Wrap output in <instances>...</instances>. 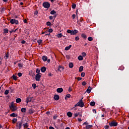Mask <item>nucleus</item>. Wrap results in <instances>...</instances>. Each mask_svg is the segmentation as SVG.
Here are the masks:
<instances>
[{"label":"nucleus","instance_id":"nucleus-1","mask_svg":"<svg viewBox=\"0 0 129 129\" xmlns=\"http://www.w3.org/2000/svg\"><path fill=\"white\" fill-rule=\"evenodd\" d=\"M9 107L10 109H11L12 111H16L17 109H18V107L17 106H15L14 104V102H12L10 103V105H9Z\"/></svg>","mask_w":129,"mask_h":129},{"label":"nucleus","instance_id":"nucleus-2","mask_svg":"<svg viewBox=\"0 0 129 129\" xmlns=\"http://www.w3.org/2000/svg\"><path fill=\"white\" fill-rule=\"evenodd\" d=\"M41 76H42V74H36L35 76V80L36 81H40Z\"/></svg>","mask_w":129,"mask_h":129},{"label":"nucleus","instance_id":"nucleus-3","mask_svg":"<svg viewBox=\"0 0 129 129\" xmlns=\"http://www.w3.org/2000/svg\"><path fill=\"white\" fill-rule=\"evenodd\" d=\"M78 105L80 107H83L84 106V103L82 100H80V101L78 102Z\"/></svg>","mask_w":129,"mask_h":129},{"label":"nucleus","instance_id":"nucleus-4","mask_svg":"<svg viewBox=\"0 0 129 129\" xmlns=\"http://www.w3.org/2000/svg\"><path fill=\"white\" fill-rule=\"evenodd\" d=\"M43 6L45 9H49V8H50V3L48 2H44L43 4Z\"/></svg>","mask_w":129,"mask_h":129},{"label":"nucleus","instance_id":"nucleus-5","mask_svg":"<svg viewBox=\"0 0 129 129\" xmlns=\"http://www.w3.org/2000/svg\"><path fill=\"white\" fill-rule=\"evenodd\" d=\"M110 126H117V122H115V121H112L110 123H109Z\"/></svg>","mask_w":129,"mask_h":129},{"label":"nucleus","instance_id":"nucleus-6","mask_svg":"<svg viewBox=\"0 0 129 129\" xmlns=\"http://www.w3.org/2000/svg\"><path fill=\"white\" fill-rule=\"evenodd\" d=\"M32 99H33V98H32L30 96L27 97V98L26 99V102L27 104L29 103V102H31V101H32Z\"/></svg>","mask_w":129,"mask_h":129},{"label":"nucleus","instance_id":"nucleus-7","mask_svg":"<svg viewBox=\"0 0 129 129\" xmlns=\"http://www.w3.org/2000/svg\"><path fill=\"white\" fill-rule=\"evenodd\" d=\"M10 23L12 24H15L16 25H18V24H19V21L16 19H11L10 20Z\"/></svg>","mask_w":129,"mask_h":129},{"label":"nucleus","instance_id":"nucleus-8","mask_svg":"<svg viewBox=\"0 0 129 129\" xmlns=\"http://www.w3.org/2000/svg\"><path fill=\"white\" fill-rule=\"evenodd\" d=\"M57 92L58 93H61V92H63V88H58L56 89Z\"/></svg>","mask_w":129,"mask_h":129},{"label":"nucleus","instance_id":"nucleus-9","mask_svg":"<svg viewBox=\"0 0 129 129\" xmlns=\"http://www.w3.org/2000/svg\"><path fill=\"white\" fill-rule=\"evenodd\" d=\"M17 127H19V129H21L22 126H23V123L19 122L18 123H17Z\"/></svg>","mask_w":129,"mask_h":129},{"label":"nucleus","instance_id":"nucleus-10","mask_svg":"<svg viewBox=\"0 0 129 129\" xmlns=\"http://www.w3.org/2000/svg\"><path fill=\"white\" fill-rule=\"evenodd\" d=\"M77 33H78V30H74L72 31V35H76V34H77Z\"/></svg>","mask_w":129,"mask_h":129},{"label":"nucleus","instance_id":"nucleus-11","mask_svg":"<svg viewBox=\"0 0 129 129\" xmlns=\"http://www.w3.org/2000/svg\"><path fill=\"white\" fill-rule=\"evenodd\" d=\"M53 98H54V100H59V95H55L54 96Z\"/></svg>","mask_w":129,"mask_h":129},{"label":"nucleus","instance_id":"nucleus-12","mask_svg":"<svg viewBox=\"0 0 129 129\" xmlns=\"http://www.w3.org/2000/svg\"><path fill=\"white\" fill-rule=\"evenodd\" d=\"M16 102L17 103H20V102H22V99L20 98H17L16 100Z\"/></svg>","mask_w":129,"mask_h":129},{"label":"nucleus","instance_id":"nucleus-13","mask_svg":"<svg viewBox=\"0 0 129 129\" xmlns=\"http://www.w3.org/2000/svg\"><path fill=\"white\" fill-rule=\"evenodd\" d=\"M10 116H11L12 117H17V116H18V114L15 113H13L10 114Z\"/></svg>","mask_w":129,"mask_h":129},{"label":"nucleus","instance_id":"nucleus-14","mask_svg":"<svg viewBox=\"0 0 129 129\" xmlns=\"http://www.w3.org/2000/svg\"><path fill=\"white\" fill-rule=\"evenodd\" d=\"M63 70H64V68L62 67L61 66H59L58 69V71H60V72H61V71H63Z\"/></svg>","mask_w":129,"mask_h":129},{"label":"nucleus","instance_id":"nucleus-15","mask_svg":"<svg viewBox=\"0 0 129 129\" xmlns=\"http://www.w3.org/2000/svg\"><path fill=\"white\" fill-rule=\"evenodd\" d=\"M71 47H72V45H70L69 46H67L65 48L66 51H68V50H70L71 49Z\"/></svg>","mask_w":129,"mask_h":129},{"label":"nucleus","instance_id":"nucleus-16","mask_svg":"<svg viewBox=\"0 0 129 129\" xmlns=\"http://www.w3.org/2000/svg\"><path fill=\"white\" fill-rule=\"evenodd\" d=\"M46 69H47L46 68V67H43L41 68L40 70H41V72L44 73L46 71Z\"/></svg>","mask_w":129,"mask_h":129},{"label":"nucleus","instance_id":"nucleus-17","mask_svg":"<svg viewBox=\"0 0 129 129\" xmlns=\"http://www.w3.org/2000/svg\"><path fill=\"white\" fill-rule=\"evenodd\" d=\"M23 126L24 128H27V127H29V124L28 123H25L23 124Z\"/></svg>","mask_w":129,"mask_h":129},{"label":"nucleus","instance_id":"nucleus-18","mask_svg":"<svg viewBox=\"0 0 129 129\" xmlns=\"http://www.w3.org/2000/svg\"><path fill=\"white\" fill-rule=\"evenodd\" d=\"M73 114L72 113H71V112H68L67 113V115H68V116H69V117H72Z\"/></svg>","mask_w":129,"mask_h":129},{"label":"nucleus","instance_id":"nucleus-19","mask_svg":"<svg viewBox=\"0 0 129 129\" xmlns=\"http://www.w3.org/2000/svg\"><path fill=\"white\" fill-rule=\"evenodd\" d=\"M78 60H79V61H82V60H83V56H82V55H79L78 57Z\"/></svg>","mask_w":129,"mask_h":129},{"label":"nucleus","instance_id":"nucleus-20","mask_svg":"<svg viewBox=\"0 0 129 129\" xmlns=\"http://www.w3.org/2000/svg\"><path fill=\"white\" fill-rule=\"evenodd\" d=\"M91 87H89L88 88L87 90V93H90V92H91Z\"/></svg>","mask_w":129,"mask_h":129},{"label":"nucleus","instance_id":"nucleus-21","mask_svg":"<svg viewBox=\"0 0 129 129\" xmlns=\"http://www.w3.org/2000/svg\"><path fill=\"white\" fill-rule=\"evenodd\" d=\"M42 60L43 61H47L48 60V57L46 56H42Z\"/></svg>","mask_w":129,"mask_h":129},{"label":"nucleus","instance_id":"nucleus-22","mask_svg":"<svg viewBox=\"0 0 129 129\" xmlns=\"http://www.w3.org/2000/svg\"><path fill=\"white\" fill-rule=\"evenodd\" d=\"M82 38H83V39H86L87 38V36H86V35H85V34L84 33L82 34Z\"/></svg>","mask_w":129,"mask_h":129},{"label":"nucleus","instance_id":"nucleus-23","mask_svg":"<svg viewBox=\"0 0 129 129\" xmlns=\"http://www.w3.org/2000/svg\"><path fill=\"white\" fill-rule=\"evenodd\" d=\"M91 127H92V125H87L86 126V129H90V128H91Z\"/></svg>","mask_w":129,"mask_h":129},{"label":"nucleus","instance_id":"nucleus-24","mask_svg":"<svg viewBox=\"0 0 129 129\" xmlns=\"http://www.w3.org/2000/svg\"><path fill=\"white\" fill-rule=\"evenodd\" d=\"M79 114H80V113L79 112L75 113L74 114V118H75V117H77V116H78V115H79Z\"/></svg>","mask_w":129,"mask_h":129},{"label":"nucleus","instance_id":"nucleus-25","mask_svg":"<svg viewBox=\"0 0 129 129\" xmlns=\"http://www.w3.org/2000/svg\"><path fill=\"white\" fill-rule=\"evenodd\" d=\"M56 37L57 38H61V37H63V35H62V33H59L56 35Z\"/></svg>","mask_w":129,"mask_h":129},{"label":"nucleus","instance_id":"nucleus-26","mask_svg":"<svg viewBox=\"0 0 129 129\" xmlns=\"http://www.w3.org/2000/svg\"><path fill=\"white\" fill-rule=\"evenodd\" d=\"M4 34H8L9 33V30L7 28H6L4 30Z\"/></svg>","mask_w":129,"mask_h":129},{"label":"nucleus","instance_id":"nucleus-27","mask_svg":"<svg viewBox=\"0 0 129 129\" xmlns=\"http://www.w3.org/2000/svg\"><path fill=\"white\" fill-rule=\"evenodd\" d=\"M73 66H74L73 63H72V62H70V63H69V67L70 68H73Z\"/></svg>","mask_w":129,"mask_h":129},{"label":"nucleus","instance_id":"nucleus-28","mask_svg":"<svg viewBox=\"0 0 129 129\" xmlns=\"http://www.w3.org/2000/svg\"><path fill=\"white\" fill-rule=\"evenodd\" d=\"M83 71V66H81L79 68V72H82Z\"/></svg>","mask_w":129,"mask_h":129},{"label":"nucleus","instance_id":"nucleus-29","mask_svg":"<svg viewBox=\"0 0 129 129\" xmlns=\"http://www.w3.org/2000/svg\"><path fill=\"white\" fill-rule=\"evenodd\" d=\"M90 105L91 106H94V105H95V102H91Z\"/></svg>","mask_w":129,"mask_h":129},{"label":"nucleus","instance_id":"nucleus-30","mask_svg":"<svg viewBox=\"0 0 129 129\" xmlns=\"http://www.w3.org/2000/svg\"><path fill=\"white\" fill-rule=\"evenodd\" d=\"M82 57H86V53L85 52H82Z\"/></svg>","mask_w":129,"mask_h":129},{"label":"nucleus","instance_id":"nucleus-31","mask_svg":"<svg viewBox=\"0 0 129 129\" xmlns=\"http://www.w3.org/2000/svg\"><path fill=\"white\" fill-rule=\"evenodd\" d=\"M17 118H14L13 120H12V122L13 123H16L17 122Z\"/></svg>","mask_w":129,"mask_h":129},{"label":"nucleus","instance_id":"nucleus-32","mask_svg":"<svg viewBox=\"0 0 129 129\" xmlns=\"http://www.w3.org/2000/svg\"><path fill=\"white\" fill-rule=\"evenodd\" d=\"M56 14V12L54 10H52L50 12L51 15H55Z\"/></svg>","mask_w":129,"mask_h":129},{"label":"nucleus","instance_id":"nucleus-33","mask_svg":"<svg viewBox=\"0 0 129 129\" xmlns=\"http://www.w3.org/2000/svg\"><path fill=\"white\" fill-rule=\"evenodd\" d=\"M88 40L90 41H93V38L92 37H89Z\"/></svg>","mask_w":129,"mask_h":129},{"label":"nucleus","instance_id":"nucleus-34","mask_svg":"<svg viewBox=\"0 0 129 129\" xmlns=\"http://www.w3.org/2000/svg\"><path fill=\"white\" fill-rule=\"evenodd\" d=\"M26 108H22L21 110L22 112H26Z\"/></svg>","mask_w":129,"mask_h":129},{"label":"nucleus","instance_id":"nucleus-35","mask_svg":"<svg viewBox=\"0 0 129 129\" xmlns=\"http://www.w3.org/2000/svg\"><path fill=\"white\" fill-rule=\"evenodd\" d=\"M36 73L37 74H41V73H40V69H37L36 70Z\"/></svg>","mask_w":129,"mask_h":129},{"label":"nucleus","instance_id":"nucleus-36","mask_svg":"<svg viewBox=\"0 0 129 129\" xmlns=\"http://www.w3.org/2000/svg\"><path fill=\"white\" fill-rule=\"evenodd\" d=\"M33 88H34V89H35L36 88V87H37V85L36 84H33L32 85Z\"/></svg>","mask_w":129,"mask_h":129},{"label":"nucleus","instance_id":"nucleus-37","mask_svg":"<svg viewBox=\"0 0 129 129\" xmlns=\"http://www.w3.org/2000/svg\"><path fill=\"white\" fill-rule=\"evenodd\" d=\"M5 59H8L9 58V53H7L6 55L4 56Z\"/></svg>","mask_w":129,"mask_h":129},{"label":"nucleus","instance_id":"nucleus-38","mask_svg":"<svg viewBox=\"0 0 129 129\" xmlns=\"http://www.w3.org/2000/svg\"><path fill=\"white\" fill-rule=\"evenodd\" d=\"M9 90H6L5 91V94L6 95H8V94L9 93Z\"/></svg>","mask_w":129,"mask_h":129},{"label":"nucleus","instance_id":"nucleus-39","mask_svg":"<svg viewBox=\"0 0 129 129\" xmlns=\"http://www.w3.org/2000/svg\"><path fill=\"white\" fill-rule=\"evenodd\" d=\"M67 33H68V34H71V35H72V31H71V30H67Z\"/></svg>","mask_w":129,"mask_h":129},{"label":"nucleus","instance_id":"nucleus-40","mask_svg":"<svg viewBox=\"0 0 129 129\" xmlns=\"http://www.w3.org/2000/svg\"><path fill=\"white\" fill-rule=\"evenodd\" d=\"M18 67H19V68H23V64L19 63L18 64Z\"/></svg>","mask_w":129,"mask_h":129},{"label":"nucleus","instance_id":"nucleus-41","mask_svg":"<svg viewBox=\"0 0 129 129\" xmlns=\"http://www.w3.org/2000/svg\"><path fill=\"white\" fill-rule=\"evenodd\" d=\"M72 9H75L76 8V5L75 4H73L72 6Z\"/></svg>","mask_w":129,"mask_h":129},{"label":"nucleus","instance_id":"nucleus-42","mask_svg":"<svg viewBox=\"0 0 129 129\" xmlns=\"http://www.w3.org/2000/svg\"><path fill=\"white\" fill-rule=\"evenodd\" d=\"M13 78L14 80H17V79H18V77L16 76H13Z\"/></svg>","mask_w":129,"mask_h":129},{"label":"nucleus","instance_id":"nucleus-43","mask_svg":"<svg viewBox=\"0 0 129 129\" xmlns=\"http://www.w3.org/2000/svg\"><path fill=\"white\" fill-rule=\"evenodd\" d=\"M79 37H78V36H77V37H75V40H76V41H79Z\"/></svg>","mask_w":129,"mask_h":129},{"label":"nucleus","instance_id":"nucleus-44","mask_svg":"<svg viewBox=\"0 0 129 129\" xmlns=\"http://www.w3.org/2000/svg\"><path fill=\"white\" fill-rule=\"evenodd\" d=\"M81 75L82 77H84L85 76V73H82Z\"/></svg>","mask_w":129,"mask_h":129},{"label":"nucleus","instance_id":"nucleus-45","mask_svg":"<svg viewBox=\"0 0 129 129\" xmlns=\"http://www.w3.org/2000/svg\"><path fill=\"white\" fill-rule=\"evenodd\" d=\"M22 75L23 74H22V73H19L18 74V76H19V77H21Z\"/></svg>","mask_w":129,"mask_h":129},{"label":"nucleus","instance_id":"nucleus-46","mask_svg":"<svg viewBox=\"0 0 129 129\" xmlns=\"http://www.w3.org/2000/svg\"><path fill=\"white\" fill-rule=\"evenodd\" d=\"M48 32H49V34H50V33H52V32H53V29H49L48 30Z\"/></svg>","mask_w":129,"mask_h":129},{"label":"nucleus","instance_id":"nucleus-47","mask_svg":"<svg viewBox=\"0 0 129 129\" xmlns=\"http://www.w3.org/2000/svg\"><path fill=\"white\" fill-rule=\"evenodd\" d=\"M82 85H83V86H85V85H86V82H85V81H84L82 82Z\"/></svg>","mask_w":129,"mask_h":129},{"label":"nucleus","instance_id":"nucleus-48","mask_svg":"<svg viewBox=\"0 0 129 129\" xmlns=\"http://www.w3.org/2000/svg\"><path fill=\"white\" fill-rule=\"evenodd\" d=\"M72 18H73V20H74V19H75V18H76V15L73 14L72 15Z\"/></svg>","mask_w":129,"mask_h":129},{"label":"nucleus","instance_id":"nucleus-49","mask_svg":"<svg viewBox=\"0 0 129 129\" xmlns=\"http://www.w3.org/2000/svg\"><path fill=\"white\" fill-rule=\"evenodd\" d=\"M47 26H51V22H47L46 23Z\"/></svg>","mask_w":129,"mask_h":129},{"label":"nucleus","instance_id":"nucleus-50","mask_svg":"<svg viewBox=\"0 0 129 129\" xmlns=\"http://www.w3.org/2000/svg\"><path fill=\"white\" fill-rule=\"evenodd\" d=\"M66 97L68 98H70V97H71V95L70 94H68L66 95Z\"/></svg>","mask_w":129,"mask_h":129},{"label":"nucleus","instance_id":"nucleus-51","mask_svg":"<svg viewBox=\"0 0 129 129\" xmlns=\"http://www.w3.org/2000/svg\"><path fill=\"white\" fill-rule=\"evenodd\" d=\"M77 79L79 80V81H80V80H82V78L78 77L77 78Z\"/></svg>","mask_w":129,"mask_h":129},{"label":"nucleus","instance_id":"nucleus-52","mask_svg":"<svg viewBox=\"0 0 129 129\" xmlns=\"http://www.w3.org/2000/svg\"><path fill=\"white\" fill-rule=\"evenodd\" d=\"M37 43H38V44H41L42 43V40H38Z\"/></svg>","mask_w":129,"mask_h":129},{"label":"nucleus","instance_id":"nucleus-53","mask_svg":"<svg viewBox=\"0 0 129 129\" xmlns=\"http://www.w3.org/2000/svg\"><path fill=\"white\" fill-rule=\"evenodd\" d=\"M71 91H72V88H71V87H70L69 88V92H71Z\"/></svg>","mask_w":129,"mask_h":129},{"label":"nucleus","instance_id":"nucleus-54","mask_svg":"<svg viewBox=\"0 0 129 129\" xmlns=\"http://www.w3.org/2000/svg\"><path fill=\"white\" fill-rule=\"evenodd\" d=\"M105 129H108L109 128V126L108 125H105L104 126Z\"/></svg>","mask_w":129,"mask_h":129},{"label":"nucleus","instance_id":"nucleus-55","mask_svg":"<svg viewBox=\"0 0 129 129\" xmlns=\"http://www.w3.org/2000/svg\"><path fill=\"white\" fill-rule=\"evenodd\" d=\"M88 123L85 122L83 123V125H88Z\"/></svg>","mask_w":129,"mask_h":129},{"label":"nucleus","instance_id":"nucleus-56","mask_svg":"<svg viewBox=\"0 0 129 129\" xmlns=\"http://www.w3.org/2000/svg\"><path fill=\"white\" fill-rule=\"evenodd\" d=\"M34 112V111L32 110H29V113L32 114Z\"/></svg>","mask_w":129,"mask_h":129},{"label":"nucleus","instance_id":"nucleus-57","mask_svg":"<svg viewBox=\"0 0 129 129\" xmlns=\"http://www.w3.org/2000/svg\"><path fill=\"white\" fill-rule=\"evenodd\" d=\"M24 23H25V24H27L28 23V21L27 20V19H25L24 20Z\"/></svg>","mask_w":129,"mask_h":129},{"label":"nucleus","instance_id":"nucleus-58","mask_svg":"<svg viewBox=\"0 0 129 129\" xmlns=\"http://www.w3.org/2000/svg\"><path fill=\"white\" fill-rule=\"evenodd\" d=\"M120 70H123L124 69V68L123 67H121L120 68H119Z\"/></svg>","mask_w":129,"mask_h":129},{"label":"nucleus","instance_id":"nucleus-59","mask_svg":"<svg viewBox=\"0 0 129 129\" xmlns=\"http://www.w3.org/2000/svg\"><path fill=\"white\" fill-rule=\"evenodd\" d=\"M49 35H50V33L47 32V33H45V36H49Z\"/></svg>","mask_w":129,"mask_h":129},{"label":"nucleus","instance_id":"nucleus-60","mask_svg":"<svg viewBox=\"0 0 129 129\" xmlns=\"http://www.w3.org/2000/svg\"><path fill=\"white\" fill-rule=\"evenodd\" d=\"M46 33H48V31H46L45 32H43L41 33L42 35H43V34H46Z\"/></svg>","mask_w":129,"mask_h":129},{"label":"nucleus","instance_id":"nucleus-61","mask_svg":"<svg viewBox=\"0 0 129 129\" xmlns=\"http://www.w3.org/2000/svg\"><path fill=\"white\" fill-rule=\"evenodd\" d=\"M49 18L50 20H53V16H50Z\"/></svg>","mask_w":129,"mask_h":129},{"label":"nucleus","instance_id":"nucleus-62","mask_svg":"<svg viewBox=\"0 0 129 129\" xmlns=\"http://www.w3.org/2000/svg\"><path fill=\"white\" fill-rule=\"evenodd\" d=\"M78 121H82V119H81V118H79L78 119Z\"/></svg>","mask_w":129,"mask_h":129},{"label":"nucleus","instance_id":"nucleus-63","mask_svg":"<svg viewBox=\"0 0 129 129\" xmlns=\"http://www.w3.org/2000/svg\"><path fill=\"white\" fill-rule=\"evenodd\" d=\"M21 43H22V44H25L26 43V41L23 40V41H22Z\"/></svg>","mask_w":129,"mask_h":129},{"label":"nucleus","instance_id":"nucleus-64","mask_svg":"<svg viewBox=\"0 0 129 129\" xmlns=\"http://www.w3.org/2000/svg\"><path fill=\"white\" fill-rule=\"evenodd\" d=\"M49 129H54V127L53 126H50Z\"/></svg>","mask_w":129,"mask_h":129}]
</instances>
